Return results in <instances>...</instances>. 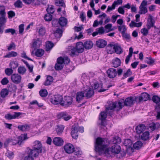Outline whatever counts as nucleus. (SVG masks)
Listing matches in <instances>:
<instances>
[{
  "mask_svg": "<svg viewBox=\"0 0 160 160\" xmlns=\"http://www.w3.org/2000/svg\"><path fill=\"white\" fill-rule=\"evenodd\" d=\"M32 149H29V154L33 155L34 157L38 156L39 154L41 153L45 150L43 147L41 142L39 141H36L34 142Z\"/></svg>",
  "mask_w": 160,
  "mask_h": 160,
  "instance_id": "nucleus-1",
  "label": "nucleus"
},
{
  "mask_svg": "<svg viewBox=\"0 0 160 160\" xmlns=\"http://www.w3.org/2000/svg\"><path fill=\"white\" fill-rule=\"evenodd\" d=\"M107 146L104 139L98 137L96 139L95 142V150L98 152H102L104 150Z\"/></svg>",
  "mask_w": 160,
  "mask_h": 160,
  "instance_id": "nucleus-2",
  "label": "nucleus"
},
{
  "mask_svg": "<svg viewBox=\"0 0 160 160\" xmlns=\"http://www.w3.org/2000/svg\"><path fill=\"white\" fill-rule=\"evenodd\" d=\"M110 151L112 153L118 154L117 158L119 159L122 158L126 155L124 151H121V148L118 144H115L110 147Z\"/></svg>",
  "mask_w": 160,
  "mask_h": 160,
  "instance_id": "nucleus-3",
  "label": "nucleus"
},
{
  "mask_svg": "<svg viewBox=\"0 0 160 160\" xmlns=\"http://www.w3.org/2000/svg\"><path fill=\"white\" fill-rule=\"evenodd\" d=\"M84 48H85L83 43L82 42H78L76 43L75 48L72 50L70 55L73 57L74 55H77V52L82 53L83 52Z\"/></svg>",
  "mask_w": 160,
  "mask_h": 160,
  "instance_id": "nucleus-4",
  "label": "nucleus"
},
{
  "mask_svg": "<svg viewBox=\"0 0 160 160\" xmlns=\"http://www.w3.org/2000/svg\"><path fill=\"white\" fill-rule=\"evenodd\" d=\"M28 138L27 134H21L18 138V140L16 139H10V143L12 145H16L18 144L20 146L22 144L24 143V141L27 139Z\"/></svg>",
  "mask_w": 160,
  "mask_h": 160,
  "instance_id": "nucleus-5",
  "label": "nucleus"
},
{
  "mask_svg": "<svg viewBox=\"0 0 160 160\" xmlns=\"http://www.w3.org/2000/svg\"><path fill=\"white\" fill-rule=\"evenodd\" d=\"M73 98L69 96H66L62 98L61 106L65 108L70 107L73 102Z\"/></svg>",
  "mask_w": 160,
  "mask_h": 160,
  "instance_id": "nucleus-6",
  "label": "nucleus"
},
{
  "mask_svg": "<svg viewBox=\"0 0 160 160\" xmlns=\"http://www.w3.org/2000/svg\"><path fill=\"white\" fill-rule=\"evenodd\" d=\"M62 98V97L60 95H55L50 99V102L52 104L54 105L60 104L61 105Z\"/></svg>",
  "mask_w": 160,
  "mask_h": 160,
  "instance_id": "nucleus-7",
  "label": "nucleus"
},
{
  "mask_svg": "<svg viewBox=\"0 0 160 160\" xmlns=\"http://www.w3.org/2000/svg\"><path fill=\"white\" fill-rule=\"evenodd\" d=\"M149 98V95L146 92H143L141 95L135 97V100L137 102H140L142 101H146Z\"/></svg>",
  "mask_w": 160,
  "mask_h": 160,
  "instance_id": "nucleus-8",
  "label": "nucleus"
},
{
  "mask_svg": "<svg viewBox=\"0 0 160 160\" xmlns=\"http://www.w3.org/2000/svg\"><path fill=\"white\" fill-rule=\"evenodd\" d=\"M79 131L78 126L76 124L72 125V128L71 134L72 138L74 139H77L78 137V132Z\"/></svg>",
  "mask_w": 160,
  "mask_h": 160,
  "instance_id": "nucleus-9",
  "label": "nucleus"
},
{
  "mask_svg": "<svg viewBox=\"0 0 160 160\" xmlns=\"http://www.w3.org/2000/svg\"><path fill=\"white\" fill-rule=\"evenodd\" d=\"M11 78L13 82L18 84L21 82L22 77L18 74H13L11 75Z\"/></svg>",
  "mask_w": 160,
  "mask_h": 160,
  "instance_id": "nucleus-10",
  "label": "nucleus"
},
{
  "mask_svg": "<svg viewBox=\"0 0 160 160\" xmlns=\"http://www.w3.org/2000/svg\"><path fill=\"white\" fill-rule=\"evenodd\" d=\"M59 119L62 118L66 121L69 120L72 118V117L68 115L66 112H61L59 113L57 116Z\"/></svg>",
  "mask_w": 160,
  "mask_h": 160,
  "instance_id": "nucleus-11",
  "label": "nucleus"
},
{
  "mask_svg": "<svg viewBox=\"0 0 160 160\" xmlns=\"http://www.w3.org/2000/svg\"><path fill=\"white\" fill-rule=\"evenodd\" d=\"M108 77L110 78H115L117 75V71L116 69L111 68H109L107 71Z\"/></svg>",
  "mask_w": 160,
  "mask_h": 160,
  "instance_id": "nucleus-12",
  "label": "nucleus"
},
{
  "mask_svg": "<svg viewBox=\"0 0 160 160\" xmlns=\"http://www.w3.org/2000/svg\"><path fill=\"white\" fill-rule=\"evenodd\" d=\"M65 152L68 153H71L74 152V148L73 146L71 143H67L64 147Z\"/></svg>",
  "mask_w": 160,
  "mask_h": 160,
  "instance_id": "nucleus-13",
  "label": "nucleus"
},
{
  "mask_svg": "<svg viewBox=\"0 0 160 160\" xmlns=\"http://www.w3.org/2000/svg\"><path fill=\"white\" fill-rule=\"evenodd\" d=\"M135 101H136L135 98H134L132 97H129L124 100V105L126 106H131L134 104Z\"/></svg>",
  "mask_w": 160,
  "mask_h": 160,
  "instance_id": "nucleus-14",
  "label": "nucleus"
},
{
  "mask_svg": "<svg viewBox=\"0 0 160 160\" xmlns=\"http://www.w3.org/2000/svg\"><path fill=\"white\" fill-rule=\"evenodd\" d=\"M85 96L87 98H89L94 94V91L92 89L88 88L83 91Z\"/></svg>",
  "mask_w": 160,
  "mask_h": 160,
  "instance_id": "nucleus-15",
  "label": "nucleus"
},
{
  "mask_svg": "<svg viewBox=\"0 0 160 160\" xmlns=\"http://www.w3.org/2000/svg\"><path fill=\"white\" fill-rule=\"evenodd\" d=\"M52 143L57 146H61L63 144V141L61 138L57 137L53 138Z\"/></svg>",
  "mask_w": 160,
  "mask_h": 160,
  "instance_id": "nucleus-16",
  "label": "nucleus"
},
{
  "mask_svg": "<svg viewBox=\"0 0 160 160\" xmlns=\"http://www.w3.org/2000/svg\"><path fill=\"white\" fill-rule=\"evenodd\" d=\"M149 20H148V23L147 27L148 29H150L151 27H154L155 28L156 27L154 26L155 21L153 20L152 17L151 15H149Z\"/></svg>",
  "mask_w": 160,
  "mask_h": 160,
  "instance_id": "nucleus-17",
  "label": "nucleus"
},
{
  "mask_svg": "<svg viewBox=\"0 0 160 160\" xmlns=\"http://www.w3.org/2000/svg\"><path fill=\"white\" fill-rule=\"evenodd\" d=\"M107 44V42L105 40L103 39H99L96 41V46L99 48H103Z\"/></svg>",
  "mask_w": 160,
  "mask_h": 160,
  "instance_id": "nucleus-18",
  "label": "nucleus"
},
{
  "mask_svg": "<svg viewBox=\"0 0 160 160\" xmlns=\"http://www.w3.org/2000/svg\"><path fill=\"white\" fill-rule=\"evenodd\" d=\"M116 102H113L112 104H111L109 105L108 107L106 108V111L107 112H109V115L111 116L112 114V110L115 108H116Z\"/></svg>",
  "mask_w": 160,
  "mask_h": 160,
  "instance_id": "nucleus-19",
  "label": "nucleus"
},
{
  "mask_svg": "<svg viewBox=\"0 0 160 160\" xmlns=\"http://www.w3.org/2000/svg\"><path fill=\"white\" fill-rule=\"evenodd\" d=\"M84 93L83 91L77 92L76 96V101L78 103H80L81 100L83 99L85 97Z\"/></svg>",
  "mask_w": 160,
  "mask_h": 160,
  "instance_id": "nucleus-20",
  "label": "nucleus"
},
{
  "mask_svg": "<svg viewBox=\"0 0 160 160\" xmlns=\"http://www.w3.org/2000/svg\"><path fill=\"white\" fill-rule=\"evenodd\" d=\"M30 126L28 124H25L19 125L18 126V129L21 131L22 132H26L29 130Z\"/></svg>",
  "mask_w": 160,
  "mask_h": 160,
  "instance_id": "nucleus-21",
  "label": "nucleus"
},
{
  "mask_svg": "<svg viewBox=\"0 0 160 160\" xmlns=\"http://www.w3.org/2000/svg\"><path fill=\"white\" fill-rule=\"evenodd\" d=\"M6 21V19L5 17H0V33H3V28H2V27L5 25Z\"/></svg>",
  "mask_w": 160,
  "mask_h": 160,
  "instance_id": "nucleus-22",
  "label": "nucleus"
},
{
  "mask_svg": "<svg viewBox=\"0 0 160 160\" xmlns=\"http://www.w3.org/2000/svg\"><path fill=\"white\" fill-rule=\"evenodd\" d=\"M146 128V126L144 124H139L136 128V132L140 134L145 130Z\"/></svg>",
  "mask_w": 160,
  "mask_h": 160,
  "instance_id": "nucleus-23",
  "label": "nucleus"
},
{
  "mask_svg": "<svg viewBox=\"0 0 160 160\" xmlns=\"http://www.w3.org/2000/svg\"><path fill=\"white\" fill-rule=\"evenodd\" d=\"M68 23V20L65 17H61L59 19V24L62 27L66 26Z\"/></svg>",
  "mask_w": 160,
  "mask_h": 160,
  "instance_id": "nucleus-24",
  "label": "nucleus"
},
{
  "mask_svg": "<svg viewBox=\"0 0 160 160\" xmlns=\"http://www.w3.org/2000/svg\"><path fill=\"white\" fill-rule=\"evenodd\" d=\"M33 40L32 47L34 48V49H36L39 47L40 46L42 42L39 38L34 39Z\"/></svg>",
  "mask_w": 160,
  "mask_h": 160,
  "instance_id": "nucleus-25",
  "label": "nucleus"
},
{
  "mask_svg": "<svg viewBox=\"0 0 160 160\" xmlns=\"http://www.w3.org/2000/svg\"><path fill=\"white\" fill-rule=\"evenodd\" d=\"M121 60L118 58H116L115 59L112 60V67L116 68L120 66L121 65Z\"/></svg>",
  "mask_w": 160,
  "mask_h": 160,
  "instance_id": "nucleus-26",
  "label": "nucleus"
},
{
  "mask_svg": "<svg viewBox=\"0 0 160 160\" xmlns=\"http://www.w3.org/2000/svg\"><path fill=\"white\" fill-rule=\"evenodd\" d=\"M83 45L85 49H89L92 47L93 43L91 41H87L84 42Z\"/></svg>",
  "mask_w": 160,
  "mask_h": 160,
  "instance_id": "nucleus-27",
  "label": "nucleus"
},
{
  "mask_svg": "<svg viewBox=\"0 0 160 160\" xmlns=\"http://www.w3.org/2000/svg\"><path fill=\"white\" fill-rule=\"evenodd\" d=\"M112 46L113 47L114 52L117 54H119L122 53V50L120 46L113 45H112Z\"/></svg>",
  "mask_w": 160,
  "mask_h": 160,
  "instance_id": "nucleus-28",
  "label": "nucleus"
},
{
  "mask_svg": "<svg viewBox=\"0 0 160 160\" xmlns=\"http://www.w3.org/2000/svg\"><path fill=\"white\" fill-rule=\"evenodd\" d=\"M149 132L146 131L143 133L141 136V139L143 141H146L149 139Z\"/></svg>",
  "mask_w": 160,
  "mask_h": 160,
  "instance_id": "nucleus-29",
  "label": "nucleus"
},
{
  "mask_svg": "<svg viewBox=\"0 0 160 160\" xmlns=\"http://www.w3.org/2000/svg\"><path fill=\"white\" fill-rule=\"evenodd\" d=\"M111 142L114 145L118 144L121 142V140L120 138L118 137H115L113 138L111 141Z\"/></svg>",
  "mask_w": 160,
  "mask_h": 160,
  "instance_id": "nucleus-30",
  "label": "nucleus"
},
{
  "mask_svg": "<svg viewBox=\"0 0 160 160\" xmlns=\"http://www.w3.org/2000/svg\"><path fill=\"white\" fill-rule=\"evenodd\" d=\"M53 81V78L51 76L48 75L47 76L46 80L45 82L44 85L45 86L49 85Z\"/></svg>",
  "mask_w": 160,
  "mask_h": 160,
  "instance_id": "nucleus-31",
  "label": "nucleus"
},
{
  "mask_svg": "<svg viewBox=\"0 0 160 160\" xmlns=\"http://www.w3.org/2000/svg\"><path fill=\"white\" fill-rule=\"evenodd\" d=\"M62 32L63 31L61 29L58 28L54 33V35L57 38H60L62 36Z\"/></svg>",
  "mask_w": 160,
  "mask_h": 160,
  "instance_id": "nucleus-32",
  "label": "nucleus"
},
{
  "mask_svg": "<svg viewBox=\"0 0 160 160\" xmlns=\"http://www.w3.org/2000/svg\"><path fill=\"white\" fill-rule=\"evenodd\" d=\"M124 100L122 99L118 102L117 104H116V108H118L117 110H119L124 107Z\"/></svg>",
  "mask_w": 160,
  "mask_h": 160,
  "instance_id": "nucleus-33",
  "label": "nucleus"
},
{
  "mask_svg": "<svg viewBox=\"0 0 160 160\" xmlns=\"http://www.w3.org/2000/svg\"><path fill=\"white\" fill-rule=\"evenodd\" d=\"M142 24V22H140L137 23L133 21H132L131 23L129 24V26L130 27H136L139 28L140 27Z\"/></svg>",
  "mask_w": 160,
  "mask_h": 160,
  "instance_id": "nucleus-34",
  "label": "nucleus"
},
{
  "mask_svg": "<svg viewBox=\"0 0 160 160\" xmlns=\"http://www.w3.org/2000/svg\"><path fill=\"white\" fill-rule=\"evenodd\" d=\"M54 46V44L50 41H48L46 44V50L48 51L50 50Z\"/></svg>",
  "mask_w": 160,
  "mask_h": 160,
  "instance_id": "nucleus-35",
  "label": "nucleus"
},
{
  "mask_svg": "<svg viewBox=\"0 0 160 160\" xmlns=\"http://www.w3.org/2000/svg\"><path fill=\"white\" fill-rule=\"evenodd\" d=\"M142 144L143 143L141 141H138L133 144V147L134 148L138 150L142 147Z\"/></svg>",
  "mask_w": 160,
  "mask_h": 160,
  "instance_id": "nucleus-36",
  "label": "nucleus"
},
{
  "mask_svg": "<svg viewBox=\"0 0 160 160\" xmlns=\"http://www.w3.org/2000/svg\"><path fill=\"white\" fill-rule=\"evenodd\" d=\"M123 144L125 146L129 148L132 146V142L130 139H128L125 140Z\"/></svg>",
  "mask_w": 160,
  "mask_h": 160,
  "instance_id": "nucleus-37",
  "label": "nucleus"
},
{
  "mask_svg": "<svg viewBox=\"0 0 160 160\" xmlns=\"http://www.w3.org/2000/svg\"><path fill=\"white\" fill-rule=\"evenodd\" d=\"M64 127L62 125H60L57 126V128L56 129V130L58 134V135L61 134L63 132L64 129Z\"/></svg>",
  "mask_w": 160,
  "mask_h": 160,
  "instance_id": "nucleus-38",
  "label": "nucleus"
},
{
  "mask_svg": "<svg viewBox=\"0 0 160 160\" xmlns=\"http://www.w3.org/2000/svg\"><path fill=\"white\" fill-rule=\"evenodd\" d=\"M55 4L58 6L65 7V4L63 0H56Z\"/></svg>",
  "mask_w": 160,
  "mask_h": 160,
  "instance_id": "nucleus-39",
  "label": "nucleus"
},
{
  "mask_svg": "<svg viewBox=\"0 0 160 160\" xmlns=\"http://www.w3.org/2000/svg\"><path fill=\"white\" fill-rule=\"evenodd\" d=\"M112 45H113L110 44L107 46V50L108 53L111 54L114 52L113 47H112Z\"/></svg>",
  "mask_w": 160,
  "mask_h": 160,
  "instance_id": "nucleus-40",
  "label": "nucleus"
},
{
  "mask_svg": "<svg viewBox=\"0 0 160 160\" xmlns=\"http://www.w3.org/2000/svg\"><path fill=\"white\" fill-rule=\"evenodd\" d=\"M44 51L42 49H38L35 53V55L38 57L42 56L44 54Z\"/></svg>",
  "mask_w": 160,
  "mask_h": 160,
  "instance_id": "nucleus-41",
  "label": "nucleus"
},
{
  "mask_svg": "<svg viewBox=\"0 0 160 160\" xmlns=\"http://www.w3.org/2000/svg\"><path fill=\"white\" fill-rule=\"evenodd\" d=\"M26 69L24 66L19 67L18 69V71L19 73L21 74H24L25 73Z\"/></svg>",
  "mask_w": 160,
  "mask_h": 160,
  "instance_id": "nucleus-42",
  "label": "nucleus"
},
{
  "mask_svg": "<svg viewBox=\"0 0 160 160\" xmlns=\"http://www.w3.org/2000/svg\"><path fill=\"white\" fill-rule=\"evenodd\" d=\"M18 55L17 52L14 51H12L9 52L8 54L4 56L5 58H10L11 57H14Z\"/></svg>",
  "mask_w": 160,
  "mask_h": 160,
  "instance_id": "nucleus-43",
  "label": "nucleus"
},
{
  "mask_svg": "<svg viewBox=\"0 0 160 160\" xmlns=\"http://www.w3.org/2000/svg\"><path fill=\"white\" fill-rule=\"evenodd\" d=\"M39 93L41 97H44L47 96L48 92L46 89H42L39 91Z\"/></svg>",
  "mask_w": 160,
  "mask_h": 160,
  "instance_id": "nucleus-44",
  "label": "nucleus"
},
{
  "mask_svg": "<svg viewBox=\"0 0 160 160\" xmlns=\"http://www.w3.org/2000/svg\"><path fill=\"white\" fill-rule=\"evenodd\" d=\"M140 11L139 13L141 14H144L148 12V10L146 7H139Z\"/></svg>",
  "mask_w": 160,
  "mask_h": 160,
  "instance_id": "nucleus-45",
  "label": "nucleus"
},
{
  "mask_svg": "<svg viewBox=\"0 0 160 160\" xmlns=\"http://www.w3.org/2000/svg\"><path fill=\"white\" fill-rule=\"evenodd\" d=\"M109 112H102L100 114L99 119L101 120H104L107 118V113H109Z\"/></svg>",
  "mask_w": 160,
  "mask_h": 160,
  "instance_id": "nucleus-46",
  "label": "nucleus"
},
{
  "mask_svg": "<svg viewBox=\"0 0 160 160\" xmlns=\"http://www.w3.org/2000/svg\"><path fill=\"white\" fill-rule=\"evenodd\" d=\"M46 11L48 13H49L50 14L53 13L55 11L53 6L52 5L49 6L48 5V7L46 9Z\"/></svg>",
  "mask_w": 160,
  "mask_h": 160,
  "instance_id": "nucleus-47",
  "label": "nucleus"
},
{
  "mask_svg": "<svg viewBox=\"0 0 160 160\" xmlns=\"http://www.w3.org/2000/svg\"><path fill=\"white\" fill-rule=\"evenodd\" d=\"M132 73L131 70L130 69H128L127 72L123 74V77H122V79H124L130 76L132 74Z\"/></svg>",
  "mask_w": 160,
  "mask_h": 160,
  "instance_id": "nucleus-48",
  "label": "nucleus"
},
{
  "mask_svg": "<svg viewBox=\"0 0 160 160\" xmlns=\"http://www.w3.org/2000/svg\"><path fill=\"white\" fill-rule=\"evenodd\" d=\"M8 94V92L7 89H3L1 92V96L2 97L4 98Z\"/></svg>",
  "mask_w": 160,
  "mask_h": 160,
  "instance_id": "nucleus-49",
  "label": "nucleus"
},
{
  "mask_svg": "<svg viewBox=\"0 0 160 160\" xmlns=\"http://www.w3.org/2000/svg\"><path fill=\"white\" fill-rule=\"evenodd\" d=\"M39 35L41 36H44L46 33V29L45 28L41 27L38 29Z\"/></svg>",
  "mask_w": 160,
  "mask_h": 160,
  "instance_id": "nucleus-50",
  "label": "nucleus"
},
{
  "mask_svg": "<svg viewBox=\"0 0 160 160\" xmlns=\"http://www.w3.org/2000/svg\"><path fill=\"white\" fill-rule=\"evenodd\" d=\"M117 4V2L116 1H115L112 4L111 7L110 6H108L107 11L108 12L110 11H111L113 9H114L115 8Z\"/></svg>",
  "mask_w": 160,
  "mask_h": 160,
  "instance_id": "nucleus-51",
  "label": "nucleus"
},
{
  "mask_svg": "<svg viewBox=\"0 0 160 160\" xmlns=\"http://www.w3.org/2000/svg\"><path fill=\"white\" fill-rule=\"evenodd\" d=\"M18 62L16 61L11 62L9 64L11 68L13 69L16 68L18 66Z\"/></svg>",
  "mask_w": 160,
  "mask_h": 160,
  "instance_id": "nucleus-52",
  "label": "nucleus"
},
{
  "mask_svg": "<svg viewBox=\"0 0 160 160\" xmlns=\"http://www.w3.org/2000/svg\"><path fill=\"white\" fill-rule=\"evenodd\" d=\"M64 64L57 63L55 65V68L57 70H61L63 67Z\"/></svg>",
  "mask_w": 160,
  "mask_h": 160,
  "instance_id": "nucleus-53",
  "label": "nucleus"
},
{
  "mask_svg": "<svg viewBox=\"0 0 160 160\" xmlns=\"http://www.w3.org/2000/svg\"><path fill=\"white\" fill-rule=\"evenodd\" d=\"M44 18L46 21H50L52 19V15L50 13H48L45 15Z\"/></svg>",
  "mask_w": 160,
  "mask_h": 160,
  "instance_id": "nucleus-54",
  "label": "nucleus"
},
{
  "mask_svg": "<svg viewBox=\"0 0 160 160\" xmlns=\"http://www.w3.org/2000/svg\"><path fill=\"white\" fill-rule=\"evenodd\" d=\"M152 100L154 102L158 104L160 101V98L157 96H154L152 97Z\"/></svg>",
  "mask_w": 160,
  "mask_h": 160,
  "instance_id": "nucleus-55",
  "label": "nucleus"
},
{
  "mask_svg": "<svg viewBox=\"0 0 160 160\" xmlns=\"http://www.w3.org/2000/svg\"><path fill=\"white\" fill-rule=\"evenodd\" d=\"M118 31L119 32H121L122 33L125 32L126 30L125 26V25H122L121 26H118Z\"/></svg>",
  "mask_w": 160,
  "mask_h": 160,
  "instance_id": "nucleus-56",
  "label": "nucleus"
},
{
  "mask_svg": "<svg viewBox=\"0 0 160 160\" xmlns=\"http://www.w3.org/2000/svg\"><path fill=\"white\" fill-rule=\"evenodd\" d=\"M5 73L8 76H9L13 73V71L11 68H7L5 70Z\"/></svg>",
  "mask_w": 160,
  "mask_h": 160,
  "instance_id": "nucleus-57",
  "label": "nucleus"
},
{
  "mask_svg": "<svg viewBox=\"0 0 160 160\" xmlns=\"http://www.w3.org/2000/svg\"><path fill=\"white\" fill-rule=\"evenodd\" d=\"M4 32L5 33H11L12 35H13L16 33L15 30L13 28H8L6 29Z\"/></svg>",
  "mask_w": 160,
  "mask_h": 160,
  "instance_id": "nucleus-58",
  "label": "nucleus"
},
{
  "mask_svg": "<svg viewBox=\"0 0 160 160\" xmlns=\"http://www.w3.org/2000/svg\"><path fill=\"white\" fill-rule=\"evenodd\" d=\"M29 150H28V155L26 156L24 158L25 160H33L34 158L33 157L34 156L33 155H30L29 154Z\"/></svg>",
  "mask_w": 160,
  "mask_h": 160,
  "instance_id": "nucleus-59",
  "label": "nucleus"
},
{
  "mask_svg": "<svg viewBox=\"0 0 160 160\" xmlns=\"http://www.w3.org/2000/svg\"><path fill=\"white\" fill-rule=\"evenodd\" d=\"M99 87H101V89H103L102 84V83L99 84L98 82H96L94 83V88L95 89H97Z\"/></svg>",
  "mask_w": 160,
  "mask_h": 160,
  "instance_id": "nucleus-60",
  "label": "nucleus"
},
{
  "mask_svg": "<svg viewBox=\"0 0 160 160\" xmlns=\"http://www.w3.org/2000/svg\"><path fill=\"white\" fill-rule=\"evenodd\" d=\"M22 2L20 0H18L14 3V5L16 7L20 8L22 7Z\"/></svg>",
  "mask_w": 160,
  "mask_h": 160,
  "instance_id": "nucleus-61",
  "label": "nucleus"
},
{
  "mask_svg": "<svg viewBox=\"0 0 160 160\" xmlns=\"http://www.w3.org/2000/svg\"><path fill=\"white\" fill-rule=\"evenodd\" d=\"M149 30V29H148V28L146 29L145 28H144L141 29V32L144 36H146L148 33Z\"/></svg>",
  "mask_w": 160,
  "mask_h": 160,
  "instance_id": "nucleus-62",
  "label": "nucleus"
},
{
  "mask_svg": "<svg viewBox=\"0 0 160 160\" xmlns=\"http://www.w3.org/2000/svg\"><path fill=\"white\" fill-rule=\"evenodd\" d=\"M147 58V60L145 62L147 63L152 64L154 62V60L152 59L151 57Z\"/></svg>",
  "mask_w": 160,
  "mask_h": 160,
  "instance_id": "nucleus-63",
  "label": "nucleus"
},
{
  "mask_svg": "<svg viewBox=\"0 0 160 160\" xmlns=\"http://www.w3.org/2000/svg\"><path fill=\"white\" fill-rule=\"evenodd\" d=\"M9 82V81L7 78H4L1 81V83L3 85L7 84Z\"/></svg>",
  "mask_w": 160,
  "mask_h": 160,
  "instance_id": "nucleus-64",
  "label": "nucleus"
}]
</instances>
